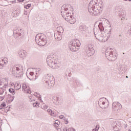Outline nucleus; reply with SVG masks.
Returning a JSON list of instances; mask_svg holds the SVG:
<instances>
[{
	"label": "nucleus",
	"mask_w": 131,
	"mask_h": 131,
	"mask_svg": "<svg viewBox=\"0 0 131 131\" xmlns=\"http://www.w3.org/2000/svg\"><path fill=\"white\" fill-rule=\"evenodd\" d=\"M104 8V3L101 0H92L88 6V11L92 16H98Z\"/></svg>",
	"instance_id": "f257e3e1"
},
{
	"label": "nucleus",
	"mask_w": 131,
	"mask_h": 131,
	"mask_svg": "<svg viewBox=\"0 0 131 131\" xmlns=\"http://www.w3.org/2000/svg\"><path fill=\"white\" fill-rule=\"evenodd\" d=\"M61 13L62 17L70 24H74L76 22V19L74 18L71 14H72V10L69 8L66 5H63L61 7Z\"/></svg>",
	"instance_id": "f03ea898"
},
{
	"label": "nucleus",
	"mask_w": 131,
	"mask_h": 131,
	"mask_svg": "<svg viewBox=\"0 0 131 131\" xmlns=\"http://www.w3.org/2000/svg\"><path fill=\"white\" fill-rule=\"evenodd\" d=\"M101 31H102L98 30V28H94V33L96 39L98 40L99 42H106L111 36V32H110H110H107V31L105 30L104 32L100 34Z\"/></svg>",
	"instance_id": "7ed1b4c3"
},
{
	"label": "nucleus",
	"mask_w": 131,
	"mask_h": 131,
	"mask_svg": "<svg viewBox=\"0 0 131 131\" xmlns=\"http://www.w3.org/2000/svg\"><path fill=\"white\" fill-rule=\"evenodd\" d=\"M47 63L48 66L52 69H57L60 68V62L57 58L52 55H49L47 58Z\"/></svg>",
	"instance_id": "20e7f679"
},
{
	"label": "nucleus",
	"mask_w": 131,
	"mask_h": 131,
	"mask_svg": "<svg viewBox=\"0 0 131 131\" xmlns=\"http://www.w3.org/2000/svg\"><path fill=\"white\" fill-rule=\"evenodd\" d=\"M98 30L100 31H103V30H106L107 32H111V25H110V22L109 20L106 19H103L102 22L99 23V25L97 28Z\"/></svg>",
	"instance_id": "39448f33"
},
{
	"label": "nucleus",
	"mask_w": 131,
	"mask_h": 131,
	"mask_svg": "<svg viewBox=\"0 0 131 131\" xmlns=\"http://www.w3.org/2000/svg\"><path fill=\"white\" fill-rule=\"evenodd\" d=\"M35 41L38 46L43 47V46H46L47 42H48L47 36L42 33L37 34L35 36Z\"/></svg>",
	"instance_id": "423d86ee"
},
{
	"label": "nucleus",
	"mask_w": 131,
	"mask_h": 131,
	"mask_svg": "<svg viewBox=\"0 0 131 131\" xmlns=\"http://www.w3.org/2000/svg\"><path fill=\"white\" fill-rule=\"evenodd\" d=\"M105 55L106 58L109 61H115L117 59V53L115 52L114 49L112 48H107L105 51Z\"/></svg>",
	"instance_id": "0eeeda50"
},
{
	"label": "nucleus",
	"mask_w": 131,
	"mask_h": 131,
	"mask_svg": "<svg viewBox=\"0 0 131 131\" xmlns=\"http://www.w3.org/2000/svg\"><path fill=\"white\" fill-rule=\"evenodd\" d=\"M81 43L79 40L76 39H73L69 42V48L72 52H77L78 48L80 47Z\"/></svg>",
	"instance_id": "6e6552de"
},
{
	"label": "nucleus",
	"mask_w": 131,
	"mask_h": 131,
	"mask_svg": "<svg viewBox=\"0 0 131 131\" xmlns=\"http://www.w3.org/2000/svg\"><path fill=\"white\" fill-rule=\"evenodd\" d=\"M12 74L15 77H22L23 76V67L22 66H16L12 68Z\"/></svg>",
	"instance_id": "1a4fd4ad"
},
{
	"label": "nucleus",
	"mask_w": 131,
	"mask_h": 131,
	"mask_svg": "<svg viewBox=\"0 0 131 131\" xmlns=\"http://www.w3.org/2000/svg\"><path fill=\"white\" fill-rule=\"evenodd\" d=\"M46 83L47 88H48V89H52L53 85H55V79H54V76L48 74L46 76Z\"/></svg>",
	"instance_id": "9d476101"
},
{
	"label": "nucleus",
	"mask_w": 131,
	"mask_h": 131,
	"mask_svg": "<svg viewBox=\"0 0 131 131\" xmlns=\"http://www.w3.org/2000/svg\"><path fill=\"white\" fill-rule=\"evenodd\" d=\"M98 105L101 109H107L109 107V101L107 98L102 97L99 99Z\"/></svg>",
	"instance_id": "9b49d317"
},
{
	"label": "nucleus",
	"mask_w": 131,
	"mask_h": 131,
	"mask_svg": "<svg viewBox=\"0 0 131 131\" xmlns=\"http://www.w3.org/2000/svg\"><path fill=\"white\" fill-rule=\"evenodd\" d=\"M64 33V29L62 27H58L57 31L55 32L54 36L56 40H61L63 37V33Z\"/></svg>",
	"instance_id": "f8f14e48"
},
{
	"label": "nucleus",
	"mask_w": 131,
	"mask_h": 131,
	"mask_svg": "<svg viewBox=\"0 0 131 131\" xmlns=\"http://www.w3.org/2000/svg\"><path fill=\"white\" fill-rule=\"evenodd\" d=\"M79 29L80 30H82L83 31L82 33L84 37H90L89 34H90V28H89V27L84 25H81V26H80V27H79Z\"/></svg>",
	"instance_id": "ddd939ff"
},
{
	"label": "nucleus",
	"mask_w": 131,
	"mask_h": 131,
	"mask_svg": "<svg viewBox=\"0 0 131 131\" xmlns=\"http://www.w3.org/2000/svg\"><path fill=\"white\" fill-rule=\"evenodd\" d=\"M13 34L15 37L19 38L24 36V31L20 28H16L13 30Z\"/></svg>",
	"instance_id": "4468645a"
},
{
	"label": "nucleus",
	"mask_w": 131,
	"mask_h": 131,
	"mask_svg": "<svg viewBox=\"0 0 131 131\" xmlns=\"http://www.w3.org/2000/svg\"><path fill=\"white\" fill-rule=\"evenodd\" d=\"M9 63V59L8 58L4 57L0 58V69H3L4 67H6Z\"/></svg>",
	"instance_id": "2eb2a0df"
},
{
	"label": "nucleus",
	"mask_w": 131,
	"mask_h": 131,
	"mask_svg": "<svg viewBox=\"0 0 131 131\" xmlns=\"http://www.w3.org/2000/svg\"><path fill=\"white\" fill-rule=\"evenodd\" d=\"M22 91L24 94H31V90L29 86L27 85L26 83H24L22 84Z\"/></svg>",
	"instance_id": "dca6fc26"
},
{
	"label": "nucleus",
	"mask_w": 131,
	"mask_h": 131,
	"mask_svg": "<svg viewBox=\"0 0 131 131\" xmlns=\"http://www.w3.org/2000/svg\"><path fill=\"white\" fill-rule=\"evenodd\" d=\"M120 109H122V105H121L119 102H114L113 103V111H118V110H120Z\"/></svg>",
	"instance_id": "f3484780"
},
{
	"label": "nucleus",
	"mask_w": 131,
	"mask_h": 131,
	"mask_svg": "<svg viewBox=\"0 0 131 131\" xmlns=\"http://www.w3.org/2000/svg\"><path fill=\"white\" fill-rule=\"evenodd\" d=\"M113 129L114 131H119L121 130L122 129V127L121 126V125L119 123H114V125H113Z\"/></svg>",
	"instance_id": "a211bd4d"
},
{
	"label": "nucleus",
	"mask_w": 131,
	"mask_h": 131,
	"mask_svg": "<svg viewBox=\"0 0 131 131\" xmlns=\"http://www.w3.org/2000/svg\"><path fill=\"white\" fill-rule=\"evenodd\" d=\"M86 54L88 57H92L93 55H95V50L94 49H86L85 51Z\"/></svg>",
	"instance_id": "6ab92c4d"
},
{
	"label": "nucleus",
	"mask_w": 131,
	"mask_h": 131,
	"mask_svg": "<svg viewBox=\"0 0 131 131\" xmlns=\"http://www.w3.org/2000/svg\"><path fill=\"white\" fill-rule=\"evenodd\" d=\"M18 56L21 59H24L26 57V51L24 50H20L18 52Z\"/></svg>",
	"instance_id": "aec40b11"
},
{
	"label": "nucleus",
	"mask_w": 131,
	"mask_h": 131,
	"mask_svg": "<svg viewBox=\"0 0 131 131\" xmlns=\"http://www.w3.org/2000/svg\"><path fill=\"white\" fill-rule=\"evenodd\" d=\"M29 76L30 77V79L32 80H35V79L37 78V76H36V75L33 70L32 72H30Z\"/></svg>",
	"instance_id": "412c9836"
},
{
	"label": "nucleus",
	"mask_w": 131,
	"mask_h": 131,
	"mask_svg": "<svg viewBox=\"0 0 131 131\" xmlns=\"http://www.w3.org/2000/svg\"><path fill=\"white\" fill-rule=\"evenodd\" d=\"M60 99L57 97H54L53 98V103L55 104V105H60L61 102H60Z\"/></svg>",
	"instance_id": "4be33fe9"
},
{
	"label": "nucleus",
	"mask_w": 131,
	"mask_h": 131,
	"mask_svg": "<svg viewBox=\"0 0 131 131\" xmlns=\"http://www.w3.org/2000/svg\"><path fill=\"white\" fill-rule=\"evenodd\" d=\"M14 99H15V96L8 95L7 101L8 103H12V101H14Z\"/></svg>",
	"instance_id": "5701e85b"
},
{
	"label": "nucleus",
	"mask_w": 131,
	"mask_h": 131,
	"mask_svg": "<svg viewBox=\"0 0 131 131\" xmlns=\"http://www.w3.org/2000/svg\"><path fill=\"white\" fill-rule=\"evenodd\" d=\"M14 89L16 91H19L21 89V84L20 83L16 82L14 84Z\"/></svg>",
	"instance_id": "b1692460"
},
{
	"label": "nucleus",
	"mask_w": 131,
	"mask_h": 131,
	"mask_svg": "<svg viewBox=\"0 0 131 131\" xmlns=\"http://www.w3.org/2000/svg\"><path fill=\"white\" fill-rule=\"evenodd\" d=\"M47 112L48 113V114H49V115H50L51 116H56V114H55V112L53 111L50 108L47 110Z\"/></svg>",
	"instance_id": "393cba45"
},
{
	"label": "nucleus",
	"mask_w": 131,
	"mask_h": 131,
	"mask_svg": "<svg viewBox=\"0 0 131 131\" xmlns=\"http://www.w3.org/2000/svg\"><path fill=\"white\" fill-rule=\"evenodd\" d=\"M60 125V122L58 120H55L54 123V126L55 127H59Z\"/></svg>",
	"instance_id": "a878e982"
},
{
	"label": "nucleus",
	"mask_w": 131,
	"mask_h": 131,
	"mask_svg": "<svg viewBox=\"0 0 131 131\" xmlns=\"http://www.w3.org/2000/svg\"><path fill=\"white\" fill-rule=\"evenodd\" d=\"M33 71H34V73L36 75V74H38V73H39V72L40 71V69L39 68L34 69Z\"/></svg>",
	"instance_id": "bb28decb"
},
{
	"label": "nucleus",
	"mask_w": 131,
	"mask_h": 131,
	"mask_svg": "<svg viewBox=\"0 0 131 131\" xmlns=\"http://www.w3.org/2000/svg\"><path fill=\"white\" fill-rule=\"evenodd\" d=\"M87 50H94V45L92 43L89 44Z\"/></svg>",
	"instance_id": "cd10ccee"
},
{
	"label": "nucleus",
	"mask_w": 131,
	"mask_h": 131,
	"mask_svg": "<svg viewBox=\"0 0 131 131\" xmlns=\"http://www.w3.org/2000/svg\"><path fill=\"white\" fill-rule=\"evenodd\" d=\"M34 95L35 97H37V98H38V100H41V97L40 96V94L37 93H35Z\"/></svg>",
	"instance_id": "c85d7f7f"
},
{
	"label": "nucleus",
	"mask_w": 131,
	"mask_h": 131,
	"mask_svg": "<svg viewBox=\"0 0 131 131\" xmlns=\"http://www.w3.org/2000/svg\"><path fill=\"white\" fill-rule=\"evenodd\" d=\"M33 107H36V108H38L39 107V103L36 101V102L33 103Z\"/></svg>",
	"instance_id": "c756f323"
},
{
	"label": "nucleus",
	"mask_w": 131,
	"mask_h": 131,
	"mask_svg": "<svg viewBox=\"0 0 131 131\" xmlns=\"http://www.w3.org/2000/svg\"><path fill=\"white\" fill-rule=\"evenodd\" d=\"M9 92L11 93L12 95H15V94H16L15 90H14V89L12 88L9 89Z\"/></svg>",
	"instance_id": "7c9ffc66"
},
{
	"label": "nucleus",
	"mask_w": 131,
	"mask_h": 131,
	"mask_svg": "<svg viewBox=\"0 0 131 131\" xmlns=\"http://www.w3.org/2000/svg\"><path fill=\"white\" fill-rule=\"evenodd\" d=\"M4 93H5V90L2 88H0V96H3L4 95Z\"/></svg>",
	"instance_id": "2f4dec72"
},
{
	"label": "nucleus",
	"mask_w": 131,
	"mask_h": 131,
	"mask_svg": "<svg viewBox=\"0 0 131 131\" xmlns=\"http://www.w3.org/2000/svg\"><path fill=\"white\" fill-rule=\"evenodd\" d=\"M99 127H100V126L99 125H96L95 128L93 129V131L99 130Z\"/></svg>",
	"instance_id": "473e14b6"
},
{
	"label": "nucleus",
	"mask_w": 131,
	"mask_h": 131,
	"mask_svg": "<svg viewBox=\"0 0 131 131\" xmlns=\"http://www.w3.org/2000/svg\"><path fill=\"white\" fill-rule=\"evenodd\" d=\"M31 7V4H28L24 6L25 9H29Z\"/></svg>",
	"instance_id": "72a5a7b5"
},
{
	"label": "nucleus",
	"mask_w": 131,
	"mask_h": 131,
	"mask_svg": "<svg viewBox=\"0 0 131 131\" xmlns=\"http://www.w3.org/2000/svg\"><path fill=\"white\" fill-rule=\"evenodd\" d=\"M1 106H2L5 109V108H6V102H2Z\"/></svg>",
	"instance_id": "f704fd0d"
},
{
	"label": "nucleus",
	"mask_w": 131,
	"mask_h": 131,
	"mask_svg": "<svg viewBox=\"0 0 131 131\" xmlns=\"http://www.w3.org/2000/svg\"><path fill=\"white\" fill-rule=\"evenodd\" d=\"M47 108H48V105L46 104H42V109H44L45 110H46V109H47Z\"/></svg>",
	"instance_id": "c9c22d12"
},
{
	"label": "nucleus",
	"mask_w": 131,
	"mask_h": 131,
	"mask_svg": "<svg viewBox=\"0 0 131 131\" xmlns=\"http://www.w3.org/2000/svg\"><path fill=\"white\" fill-rule=\"evenodd\" d=\"M59 118L60 119H65V116H64V115H61L60 116H59Z\"/></svg>",
	"instance_id": "e433bc0d"
},
{
	"label": "nucleus",
	"mask_w": 131,
	"mask_h": 131,
	"mask_svg": "<svg viewBox=\"0 0 131 131\" xmlns=\"http://www.w3.org/2000/svg\"><path fill=\"white\" fill-rule=\"evenodd\" d=\"M5 99V95H3L2 96H0V102H2Z\"/></svg>",
	"instance_id": "4c0bfd02"
},
{
	"label": "nucleus",
	"mask_w": 131,
	"mask_h": 131,
	"mask_svg": "<svg viewBox=\"0 0 131 131\" xmlns=\"http://www.w3.org/2000/svg\"><path fill=\"white\" fill-rule=\"evenodd\" d=\"M68 131H76L74 128L71 127L68 129Z\"/></svg>",
	"instance_id": "58836bf2"
},
{
	"label": "nucleus",
	"mask_w": 131,
	"mask_h": 131,
	"mask_svg": "<svg viewBox=\"0 0 131 131\" xmlns=\"http://www.w3.org/2000/svg\"><path fill=\"white\" fill-rule=\"evenodd\" d=\"M64 120L65 124H68V123L69 122H68V119H64Z\"/></svg>",
	"instance_id": "ea45409f"
},
{
	"label": "nucleus",
	"mask_w": 131,
	"mask_h": 131,
	"mask_svg": "<svg viewBox=\"0 0 131 131\" xmlns=\"http://www.w3.org/2000/svg\"><path fill=\"white\" fill-rule=\"evenodd\" d=\"M63 131H68V128H67V127H64L63 128Z\"/></svg>",
	"instance_id": "a19ab883"
},
{
	"label": "nucleus",
	"mask_w": 131,
	"mask_h": 131,
	"mask_svg": "<svg viewBox=\"0 0 131 131\" xmlns=\"http://www.w3.org/2000/svg\"><path fill=\"white\" fill-rule=\"evenodd\" d=\"M30 102H35V100H34V99H33V98H32V99L29 100Z\"/></svg>",
	"instance_id": "79ce46f5"
},
{
	"label": "nucleus",
	"mask_w": 131,
	"mask_h": 131,
	"mask_svg": "<svg viewBox=\"0 0 131 131\" xmlns=\"http://www.w3.org/2000/svg\"><path fill=\"white\" fill-rule=\"evenodd\" d=\"M29 99H30V100L31 99H32V95L30 94V95H29Z\"/></svg>",
	"instance_id": "37998d69"
},
{
	"label": "nucleus",
	"mask_w": 131,
	"mask_h": 131,
	"mask_svg": "<svg viewBox=\"0 0 131 131\" xmlns=\"http://www.w3.org/2000/svg\"><path fill=\"white\" fill-rule=\"evenodd\" d=\"M3 109H5L2 105H0V110H3Z\"/></svg>",
	"instance_id": "c03bdc74"
},
{
	"label": "nucleus",
	"mask_w": 131,
	"mask_h": 131,
	"mask_svg": "<svg viewBox=\"0 0 131 131\" xmlns=\"http://www.w3.org/2000/svg\"><path fill=\"white\" fill-rule=\"evenodd\" d=\"M2 126V120L0 119V127Z\"/></svg>",
	"instance_id": "a18cd8bd"
},
{
	"label": "nucleus",
	"mask_w": 131,
	"mask_h": 131,
	"mask_svg": "<svg viewBox=\"0 0 131 131\" xmlns=\"http://www.w3.org/2000/svg\"><path fill=\"white\" fill-rule=\"evenodd\" d=\"M24 15H27V11L24 12Z\"/></svg>",
	"instance_id": "49530a36"
},
{
	"label": "nucleus",
	"mask_w": 131,
	"mask_h": 131,
	"mask_svg": "<svg viewBox=\"0 0 131 131\" xmlns=\"http://www.w3.org/2000/svg\"><path fill=\"white\" fill-rule=\"evenodd\" d=\"M76 83H77V84H78V83H79V81H76Z\"/></svg>",
	"instance_id": "de8ad7c7"
},
{
	"label": "nucleus",
	"mask_w": 131,
	"mask_h": 131,
	"mask_svg": "<svg viewBox=\"0 0 131 131\" xmlns=\"http://www.w3.org/2000/svg\"><path fill=\"white\" fill-rule=\"evenodd\" d=\"M18 2H24V0H18Z\"/></svg>",
	"instance_id": "09e8293b"
},
{
	"label": "nucleus",
	"mask_w": 131,
	"mask_h": 131,
	"mask_svg": "<svg viewBox=\"0 0 131 131\" xmlns=\"http://www.w3.org/2000/svg\"><path fill=\"white\" fill-rule=\"evenodd\" d=\"M129 123H130V124H131V121H129Z\"/></svg>",
	"instance_id": "8fccbe9b"
},
{
	"label": "nucleus",
	"mask_w": 131,
	"mask_h": 131,
	"mask_svg": "<svg viewBox=\"0 0 131 131\" xmlns=\"http://www.w3.org/2000/svg\"><path fill=\"white\" fill-rule=\"evenodd\" d=\"M11 85H15V84H11Z\"/></svg>",
	"instance_id": "3c124183"
},
{
	"label": "nucleus",
	"mask_w": 131,
	"mask_h": 131,
	"mask_svg": "<svg viewBox=\"0 0 131 131\" xmlns=\"http://www.w3.org/2000/svg\"><path fill=\"white\" fill-rule=\"evenodd\" d=\"M124 1H125V2H126L127 0H124Z\"/></svg>",
	"instance_id": "603ef678"
},
{
	"label": "nucleus",
	"mask_w": 131,
	"mask_h": 131,
	"mask_svg": "<svg viewBox=\"0 0 131 131\" xmlns=\"http://www.w3.org/2000/svg\"><path fill=\"white\" fill-rule=\"evenodd\" d=\"M129 1V2H131V0H128Z\"/></svg>",
	"instance_id": "864d4df0"
},
{
	"label": "nucleus",
	"mask_w": 131,
	"mask_h": 131,
	"mask_svg": "<svg viewBox=\"0 0 131 131\" xmlns=\"http://www.w3.org/2000/svg\"><path fill=\"white\" fill-rule=\"evenodd\" d=\"M128 131H131L130 129H129Z\"/></svg>",
	"instance_id": "5fc2aeb1"
},
{
	"label": "nucleus",
	"mask_w": 131,
	"mask_h": 131,
	"mask_svg": "<svg viewBox=\"0 0 131 131\" xmlns=\"http://www.w3.org/2000/svg\"><path fill=\"white\" fill-rule=\"evenodd\" d=\"M130 30L131 31V28H130Z\"/></svg>",
	"instance_id": "6e6d98bb"
},
{
	"label": "nucleus",
	"mask_w": 131,
	"mask_h": 131,
	"mask_svg": "<svg viewBox=\"0 0 131 131\" xmlns=\"http://www.w3.org/2000/svg\"><path fill=\"white\" fill-rule=\"evenodd\" d=\"M126 78H127L128 77H127V76H126Z\"/></svg>",
	"instance_id": "4d7b16f0"
}]
</instances>
